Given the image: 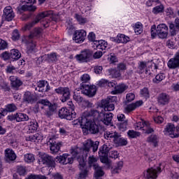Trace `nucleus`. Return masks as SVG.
<instances>
[{
	"label": "nucleus",
	"instance_id": "nucleus-33",
	"mask_svg": "<svg viewBox=\"0 0 179 179\" xmlns=\"http://www.w3.org/2000/svg\"><path fill=\"white\" fill-rule=\"evenodd\" d=\"M4 113H13V111H16L17 110V107L14 103H9L6 105V108L3 109Z\"/></svg>",
	"mask_w": 179,
	"mask_h": 179
},
{
	"label": "nucleus",
	"instance_id": "nucleus-55",
	"mask_svg": "<svg viewBox=\"0 0 179 179\" xmlns=\"http://www.w3.org/2000/svg\"><path fill=\"white\" fill-rule=\"evenodd\" d=\"M115 103H110L107 107L105 108L104 111H114L115 108Z\"/></svg>",
	"mask_w": 179,
	"mask_h": 179
},
{
	"label": "nucleus",
	"instance_id": "nucleus-46",
	"mask_svg": "<svg viewBox=\"0 0 179 179\" xmlns=\"http://www.w3.org/2000/svg\"><path fill=\"white\" fill-rule=\"evenodd\" d=\"M41 33V29L35 28L34 32L29 36V38H33V37H37Z\"/></svg>",
	"mask_w": 179,
	"mask_h": 179
},
{
	"label": "nucleus",
	"instance_id": "nucleus-28",
	"mask_svg": "<svg viewBox=\"0 0 179 179\" xmlns=\"http://www.w3.org/2000/svg\"><path fill=\"white\" fill-rule=\"evenodd\" d=\"M128 89V87L124 84H121L119 85H116L115 90L112 91L113 94H120L121 93H124L125 90Z\"/></svg>",
	"mask_w": 179,
	"mask_h": 179
},
{
	"label": "nucleus",
	"instance_id": "nucleus-7",
	"mask_svg": "<svg viewBox=\"0 0 179 179\" xmlns=\"http://www.w3.org/2000/svg\"><path fill=\"white\" fill-rule=\"evenodd\" d=\"M55 93L57 94H62V102L65 103L71 99V90L69 87H59L57 89L55 90Z\"/></svg>",
	"mask_w": 179,
	"mask_h": 179
},
{
	"label": "nucleus",
	"instance_id": "nucleus-44",
	"mask_svg": "<svg viewBox=\"0 0 179 179\" xmlns=\"http://www.w3.org/2000/svg\"><path fill=\"white\" fill-rule=\"evenodd\" d=\"M24 162L27 163H31L34 162V155H33V154H26L24 155Z\"/></svg>",
	"mask_w": 179,
	"mask_h": 179
},
{
	"label": "nucleus",
	"instance_id": "nucleus-39",
	"mask_svg": "<svg viewBox=\"0 0 179 179\" xmlns=\"http://www.w3.org/2000/svg\"><path fill=\"white\" fill-rule=\"evenodd\" d=\"M147 63L145 62H140L138 66V73H143L145 69H146Z\"/></svg>",
	"mask_w": 179,
	"mask_h": 179
},
{
	"label": "nucleus",
	"instance_id": "nucleus-15",
	"mask_svg": "<svg viewBox=\"0 0 179 179\" xmlns=\"http://www.w3.org/2000/svg\"><path fill=\"white\" fill-rule=\"evenodd\" d=\"M49 143L51 153H58V152H59L62 144L59 141H57V138H50L49 140Z\"/></svg>",
	"mask_w": 179,
	"mask_h": 179
},
{
	"label": "nucleus",
	"instance_id": "nucleus-14",
	"mask_svg": "<svg viewBox=\"0 0 179 179\" xmlns=\"http://www.w3.org/2000/svg\"><path fill=\"white\" fill-rule=\"evenodd\" d=\"M56 162L60 164H72L73 163V157H69V155L63 154L56 157Z\"/></svg>",
	"mask_w": 179,
	"mask_h": 179
},
{
	"label": "nucleus",
	"instance_id": "nucleus-12",
	"mask_svg": "<svg viewBox=\"0 0 179 179\" xmlns=\"http://www.w3.org/2000/svg\"><path fill=\"white\" fill-rule=\"evenodd\" d=\"M56 160L57 158L54 159V157H52L50 155L43 154L41 155L39 162H41L43 164H45L49 167H55V162H57Z\"/></svg>",
	"mask_w": 179,
	"mask_h": 179
},
{
	"label": "nucleus",
	"instance_id": "nucleus-13",
	"mask_svg": "<svg viewBox=\"0 0 179 179\" xmlns=\"http://www.w3.org/2000/svg\"><path fill=\"white\" fill-rule=\"evenodd\" d=\"M113 116L114 115L113 113L102 110L100 113V117L99 121H101L105 125H110V124H111V121H113Z\"/></svg>",
	"mask_w": 179,
	"mask_h": 179
},
{
	"label": "nucleus",
	"instance_id": "nucleus-22",
	"mask_svg": "<svg viewBox=\"0 0 179 179\" xmlns=\"http://www.w3.org/2000/svg\"><path fill=\"white\" fill-rule=\"evenodd\" d=\"M118 99L117 96H108L106 99H102L101 101V107L104 109L107 107L110 103H117Z\"/></svg>",
	"mask_w": 179,
	"mask_h": 179
},
{
	"label": "nucleus",
	"instance_id": "nucleus-62",
	"mask_svg": "<svg viewBox=\"0 0 179 179\" xmlns=\"http://www.w3.org/2000/svg\"><path fill=\"white\" fill-rule=\"evenodd\" d=\"M0 87H1V89H3V90H9V87L8 86V83H6V82L1 80L0 82Z\"/></svg>",
	"mask_w": 179,
	"mask_h": 179
},
{
	"label": "nucleus",
	"instance_id": "nucleus-64",
	"mask_svg": "<svg viewBox=\"0 0 179 179\" xmlns=\"http://www.w3.org/2000/svg\"><path fill=\"white\" fill-rule=\"evenodd\" d=\"M101 57H103V52L100 50L96 51L93 55V57L94 58V59H99V58H101Z\"/></svg>",
	"mask_w": 179,
	"mask_h": 179
},
{
	"label": "nucleus",
	"instance_id": "nucleus-54",
	"mask_svg": "<svg viewBox=\"0 0 179 179\" xmlns=\"http://www.w3.org/2000/svg\"><path fill=\"white\" fill-rule=\"evenodd\" d=\"M8 48V43L2 39H0V50H6Z\"/></svg>",
	"mask_w": 179,
	"mask_h": 179
},
{
	"label": "nucleus",
	"instance_id": "nucleus-21",
	"mask_svg": "<svg viewBox=\"0 0 179 179\" xmlns=\"http://www.w3.org/2000/svg\"><path fill=\"white\" fill-rule=\"evenodd\" d=\"M157 101L159 104L165 106V104H169V101H170V96H169L167 94L162 93L158 96Z\"/></svg>",
	"mask_w": 179,
	"mask_h": 179
},
{
	"label": "nucleus",
	"instance_id": "nucleus-51",
	"mask_svg": "<svg viewBox=\"0 0 179 179\" xmlns=\"http://www.w3.org/2000/svg\"><path fill=\"white\" fill-rule=\"evenodd\" d=\"M76 19L78 20V22L80 23V24H83L86 23V20L83 18L81 15L79 14H76Z\"/></svg>",
	"mask_w": 179,
	"mask_h": 179
},
{
	"label": "nucleus",
	"instance_id": "nucleus-53",
	"mask_svg": "<svg viewBox=\"0 0 179 179\" xmlns=\"http://www.w3.org/2000/svg\"><path fill=\"white\" fill-rule=\"evenodd\" d=\"M99 145H100V142L99 141H92V151L94 152H97L99 150Z\"/></svg>",
	"mask_w": 179,
	"mask_h": 179
},
{
	"label": "nucleus",
	"instance_id": "nucleus-63",
	"mask_svg": "<svg viewBox=\"0 0 179 179\" xmlns=\"http://www.w3.org/2000/svg\"><path fill=\"white\" fill-rule=\"evenodd\" d=\"M143 124L145 125L147 128L145 129V134L149 135V134H152V132H154L155 130H153V129H152L151 127H148V123H146V122H143Z\"/></svg>",
	"mask_w": 179,
	"mask_h": 179
},
{
	"label": "nucleus",
	"instance_id": "nucleus-35",
	"mask_svg": "<svg viewBox=\"0 0 179 179\" xmlns=\"http://www.w3.org/2000/svg\"><path fill=\"white\" fill-rule=\"evenodd\" d=\"M10 57L13 59H19L20 57H22V54H20V52H19L18 50L13 49L10 52Z\"/></svg>",
	"mask_w": 179,
	"mask_h": 179
},
{
	"label": "nucleus",
	"instance_id": "nucleus-16",
	"mask_svg": "<svg viewBox=\"0 0 179 179\" xmlns=\"http://www.w3.org/2000/svg\"><path fill=\"white\" fill-rule=\"evenodd\" d=\"M86 38V31L81 29L78 31H76L73 34V39L76 41V43H83L85 39Z\"/></svg>",
	"mask_w": 179,
	"mask_h": 179
},
{
	"label": "nucleus",
	"instance_id": "nucleus-2",
	"mask_svg": "<svg viewBox=\"0 0 179 179\" xmlns=\"http://www.w3.org/2000/svg\"><path fill=\"white\" fill-rule=\"evenodd\" d=\"M71 153L72 155L73 159L77 157V160L79 163V169L81 172L79 174L78 179H86L87 176L89 175V170L87 167H86V163L85 162V157L83 156H78L79 155L78 153V150L76 149H71Z\"/></svg>",
	"mask_w": 179,
	"mask_h": 179
},
{
	"label": "nucleus",
	"instance_id": "nucleus-26",
	"mask_svg": "<svg viewBox=\"0 0 179 179\" xmlns=\"http://www.w3.org/2000/svg\"><path fill=\"white\" fill-rule=\"evenodd\" d=\"M94 179H101V177L104 176V171L103 168L99 165H94Z\"/></svg>",
	"mask_w": 179,
	"mask_h": 179
},
{
	"label": "nucleus",
	"instance_id": "nucleus-30",
	"mask_svg": "<svg viewBox=\"0 0 179 179\" xmlns=\"http://www.w3.org/2000/svg\"><path fill=\"white\" fill-rule=\"evenodd\" d=\"M92 141L87 140L84 143L83 153H85V158L87 157V153L90 152V148H92Z\"/></svg>",
	"mask_w": 179,
	"mask_h": 179
},
{
	"label": "nucleus",
	"instance_id": "nucleus-17",
	"mask_svg": "<svg viewBox=\"0 0 179 179\" xmlns=\"http://www.w3.org/2000/svg\"><path fill=\"white\" fill-rule=\"evenodd\" d=\"M112 148L108 147L107 145H103L99 148V155L100 157V160L102 159H108V153H110V150H111Z\"/></svg>",
	"mask_w": 179,
	"mask_h": 179
},
{
	"label": "nucleus",
	"instance_id": "nucleus-19",
	"mask_svg": "<svg viewBox=\"0 0 179 179\" xmlns=\"http://www.w3.org/2000/svg\"><path fill=\"white\" fill-rule=\"evenodd\" d=\"M3 16L4 19L7 20V22H10L13 20V17H15V13H13V10L12 7L7 6L3 10Z\"/></svg>",
	"mask_w": 179,
	"mask_h": 179
},
{
	"label": "nucleus",
	"instance_id": "nucleus-10",
	"mask_svg": "<svg viewBox=\"0 0 179 179\" xmlns=\"http://www.w3.org/2000/svg\"><path fill=\"white\" fill-rule=\"evenodd\" d=\"M92 55L93 52H92L90 50L85 49L81 51L80 55H77L76 58L77 61H79L80 62H89Z\"/></svg>",
	"mask_w": 179,
	"mask_h": 179
},
{
	"label": "nucleus",
	"instance_id": "nucleus-56",
	"mask_svg": "<svg viewBox=\"0 0 179 179\" xmlns=\"http://www.w3.org/2000/svg\"><path fill=\"white\" fill-rule=\"evenodd\" d=\"M141 94L144 97L149 99V90L147 87H144L143 90H141Z\"/></svg>",
	"mask_w": 179,
	"mask_h": 179
},
{
	"label": "nucleus",
	"instance_id": "nucleus-41",
	"mask_svg": "<svg viewBox=\"0 0 179 179\" xmlns=\"http://www.w3.org/2000/svg\"><path fill=\"white\" fill-rule=\"evenodd\" d=\"M163 10H164V6L161 4L159 6H155L152 9V13H154V15H157V13H162Z\"/></svg>",
	"mask_w": 179,
	"mask_h": 179
},
{
	"label": "nucleus",
	"instance_id": "nucleus-8",
	"mask_svg": "<svg viewBox=\"0 0 179 179\" xmlns=\"http://www.w3.org/2000/svg\"><path fill=\"white\" fill-rule=\"evenodd\" d=\"M162 173V168L158 166L157 169H149L144 171L143 179H156L157 178V174Z\"/></svg>",
	"mask_w": 179,
	"mask_h": 179
},
{
	"label": "nucleus",
	"instance_id": "nucleus-25",
	"mask_svg": "<svg viewBox=\"0 0 179 179\" xmlns=\"http://www.w3.org/2000/svg\"><path fill=\"white\" fill-rule=\"evenodd\" d=\"M44 59H47L48 62H55L58 59L57 58V53L55 52L48 55H45L39 57V61H43Z\"/></svg>",
	"mask_w": 179,
	"mask_h": 179
},
{
	"label": "nucleus",
	"instance_id": "nucleus-24",
	"mask_svg": "<svg viewBox=\"0 0 179 179\" xmlns=\"http://www.w3.org/2000/svg\"><path fill=\"white\" fill-rule=\"evenodd\" d=\"M168 66L171 69H176L179 67V57L176 55L174 58L170 59L168 62Z\"/></svg>",
	"mask_w": 179,
	"mask_h": 179
},
{
	"label": "nucleus",
	"instance_id": "nucleus-4",
	"mask_svg": "<svg viewBox=\"0 0 179 179\" xmlns=\"http://www.w3.org/2000/svg\"><path fill=\"white\" fill-rule=\"evenodd\" d=\"M105 138H109L110 141H113V143H115L116 146H127V145H128L127 139L122 138L120 134L116 131L106 132Z\"/></svg>",
	"mask_w": 179,
	"mask_h": 179
},
{
	"label": "nucleus",
	"instance_id": "nucleus-1",
	"mask_svg": "<svg viewBox=\"0 0 179 179\" xmlns=\"http://www.w3.org/2000/svg\"><path fill=\"white\" fill-rule=\"evenodd\" d=\"M78 122L80 124L83 131L96 135L103 131V127L100 124H96L94 119H90L89 117L82 116L78 119Z\"/></svg>",
	"mask_w": 179,
	"mask_h": 179
},
{
	"label": "nucleus",
	"instance_id": "nucleus-27",
	"mask_svg": "<svg viewBox=\"0 0 179 179\" xmlns=\"http://www.w3.org/2000/svg\"><path fill=\"white\" fill-rule=\"evenodd\" d=\"M147 142L151 143L154 148H157L159 143V137L155 134H152L150 137L148 138Z\"/></svg>",
	"mask_w": 179,
	"mask_h": 179
},
{
	"label": "nucleus",
	"instance_id": "nucleus-59",
	"mask_svg": "<svg viewBox=\"0 0 179 179\" xmlns=\"http://www.w3.org/2000/svg\"><path fill=\"white\" fill-rule=\"evenodd\" d=\"M73 100L77 103H82V101H83V97L80 96L78 94H74Z\"/></svg>",
	"mask_w": 179,
	"mask_h": 179
},
{
	"label": "nucleus",
	"instance_id": "nucleus-48",
	"mask_svg": "<svg viewBox=\"0 0 179 179\" xmlns=\"http://www.w3.org/2000/svg\"><path fill=\"white\" fill-rule=\"evenodd\" d=\"M128 136L129 138H138V136H141V133L134 130H129L128 132Z\"/></svg>",
	"mask_w": 179,
	"mask_h": 179
},
{
	"label": "nucleus",
	"instance_id": "nucleus-5",
	"mask_svg": "<svg viewBox=\"0 0 179 179\" xmlns=\"http://www.w3.org/2000/svg\"><path fill=\"white\" fill-rule=\"evenodd\" d=\"M50 15H52V11H45L38 14L34 21L27 24L24 26V30H30V29H31V27H34V26H36V24H37V23L40 22V20L44 19V17H48V16H50Z\"/></svg>",
	"mask_w": 179,
	"mask_h": 179
},
{
	"label": "nucleus",
	"instance_id": "nucleus-31",
	"mask_svg": "<svg viewBox=\"0 0 179 179\" xmlns=\"http://www.w3.org/2000/svg\"><path fill=\"white\" fill-rule=\"evenodd\" d=\"M57 110V106L55 105H50L48 106V108L45 112V115L46 117H51V115H54V113H55V110Z\"/></svg>",
	"mask_w": 179,
	"mask_h": 179
},
{
	"label": "nucleus",
	"instance_id": "nucleus-50",
	"mask_svg": "<svg viewBox=\"0 0 179 179\" xmlns=\"http://www.w3.org/2000/svg\"><path fill=\"white\" fill-rule=\"evenodd\" d=\"M1 57L3 61H8L10 57V53L9 52H3V53L1 54Z\"/></svg>",
	"mask_w": 179,
	"mask_h": 179
},
{
	"label": "nucleus",
	"instance_id": "nucleus-3",
	"mask_svg": "<svg viewBox=\"0 0 179 179\" xmlns=\"http://www.w3.org/2000/svg\"><path fill=\"white\" fill-rule=\"evenodd\" d=\"M158 36L159 38H167L169 36V27L165 24H159L157 28L156 25H152L151 27V37L155 38Z\"/></svg>",
	"mask_w": 179,
	"mask_h": 179
},
{
	"label": "nucleus",
	"instance_id": "nucleus-37",
	"mask_svg": "<svg viewBox=\"0 0 179 179\" xmlns=\"http://www.w3.org/2000/svg\"><path fill=\"white\" fill-rule=\"evenodd\" d=\"M117 43H127L129 41V37L125 36L124 34L117 35Z\"/></svg>",
	"mask_w": 179,
	"mask_h": 179
},
{
	"label": "nucleus",
	"instance_id": "nucleus-34",
	"mask_svg": "<svg viewBox=\"0 0 179 179\" xmlns=\"http://www.w3.org/2000/svg\"><path fill=\"white\" fill-rule=\"evenodd\" d=\"M178 28L173 22H169V31L171 36H177V32L178 31Z\"/></svg>",
	"mask_w": 179,
	"mask_h": 179
},
{
	"label": "nucleus",
	"instance_id": "nucleus-42",
	"mask_svg": "<svg viewBox=\"0 0 179 179\" xmlns=\"http://www.w3.org/2000/svg\"><path fill=\"white\" fill-rule=\"evenodd\" d=\"M17 172L20 176H26V173H27V170L26 169V166H18L17 167Z\"/></svg>",
	"mask_w": 179,
	"mask_h": 179
},
{
	"label": "nucleus",
	"instance_id": "nucleus-11",
	"mask_svg": "<svg viewBox=\"0 0 179 179\" xmlns=\"http://www.w3.org/2000/svg\"><path fill=\"white\" fill-rule=\"evenodd\" d=\"M24 2L27 4L29 3V5L26 4L22 6H18L17 8V10L19 12V13H20L22 10H24V12H26V10H29V12H34V10L37 9L36 6H33L34 3H36V0H25Z\"/></svg>",
	"mask_w": 179,
	"mask_h": 179
},
{
	"label": "nucleus",
	"instance_id": "nucleus-58",
	"mask_svg": "<svg viewBox=\"0 0 179 179\" xmlns=\"http://www.w3.org/2000/svg\"><path fill=\"white\" fill-rule=\"evenodd\" d=\"M38 140H40V138H38V136H37V134L31 135L27 138V141H30L31 142H36V141H38Z\"/></svg>",
	"mask_w": 179,
	"mask_h": 179
},
{
	"label": "nucleus",
	"instance_id": "nucleus-38",
	"mask_svg": "<svg viewBox=\"0 0 179 179\" xmlns=\"http://www.w3.org/2000/svg\"><path fill=\"white\" fill-rule=\"evenodd\" d=\"M38 128V123H37L36 120L30 122L29 125V131H31V132H36Z\"/></svg>",
	"mask_w": 179,
	"mask_h": 179
},
{
	"label": "nucleus",
	"instance_id": "nucleus-52",
	"mask_svg": "<svg viewBox=\"0 0 179 179\" xmlns=\"http://www.w3.org/2000/svg\"><path fill=\"white\" fill-rule=\"evenodd\" d=\"M80 80L83 83H86L90 80V76L89 74H84L80 77Z\"/></svg>",
	"mask_w": 179,
	"mask_h": 179
},
{
	"label": "nucleus",
	"instance_id": "nucleus-23",
	"mask_svg": "<svg viewBox=\"0 0 179 179\" xmlns=\"http://www.w3.org/2000/svg\"><path fill=\"white\" fill-rule=\"evenodd\" d=\"M6 154H5V157H6V161L8 162V163L10 162H13L16 160V154L15 153V151L13 150H5Z\"/></svg>",
	"mask_w": 179,
	"mask_h": 179
},
{
	"label": "nucleus",
	"instance_id": "nucleus-32",
	"mask_svg": "<svg viewBox=\"0 0 179 179\" xmlns=\"http://www.w3.org/2000/svg\"><path fill=\"white\" fill-rule=\"evenodd\" d=\"M108 72L111 78H114L115 79L121 78V73H120L119 70H117L115 69H108Z\"/></svg>",
	"mask_w": 179,
	"mask_h": 179
},
{
	"label": "nucleus",
	"instance_id": "nucleus-36",
	"mask_svg": "<svg viewBox=\"0 0 179 179\" xmlns=\"http://www.w3.org/2000/svg\"><path fill=\"white\" fill-rule=\"evenodd\" d=\"M88 164L89 167H93V169H94V166H99V164H97V159L94 157V156L89 157Z\"/></svg>",
	"mask_w": 179,
	"mask_h": 179
},
{
	"label": "nucleus",
	"instance_id": "nucleus-20",
	"mask_svg": "<svg viewBox=\"0 0 179 179\" xmlns=\"http://www.w3.org/2000/svg\"><path fill=\"white\" fill-rule=\"evenodd\" d=\"M166 131L169 133L171 138H178L179 136V134H174V131H176V126L171 123H169L166 125Z\"/></svg>",
	"mask_w": 179,
	"mask_h": 179
},
{
	"label": "nucleus",
	"instance_id": "nucleus-49",
	"mask_svg": "<svg viewBox=\"0 0 179 179\" xmlns=\"http://www.w3.org/2000/svg\"><path fill=\"white\" fill-rule=\"evenodd\" d=\"M163 79H164V76L162 73H159L156 76L155 79H153V82L155 83H160Z\"/></svg>",
	"mask_w": 179,
	"mask_h": 179
},
{
	"label": "nucleus",
	"instance_id": "nucleus-60",
	"mask_svg": "<svg viewBox=\"0 0 179 179\" xmlns=\"http://www.w3.org/2000/svg\"><path fill=\"white\" fill-rule=\"evenodd\" d=\"M19 38H20L19 31L17 29H15L13 32V40L16 41V40H19Z\"/></svg>",
	"mask_w": 179,
	"mask_h": 179
},
{
	"label": "nucleus",
	"instance_id": "nucleus-40",
	"mask_svg": "<svg viewBox=\"0 0 179 179\" xmlns=\"http://www.w3.org/2000/svg\"><path fill=\"white\" fill-rule=\"evenodd\" d=\"M108 45V44L106 41L101 40L98 42V44L96 45V48H99V50H106Z\"/></svg>",
	"mask_w": 179,
	"mask_h": 179
},
{
	"label": "nucleus",
	"instance_id": "nucleus-47",
	"mask_svg": "<svg viewBox=\"0 0 179 179\" xmlns=\"http://www.w3.org/2000/svg\"><path fill=\"white\" fill-rule=\"evenodd\" d=\"M117 124H118L119 129H120V131H122L124 132V131L127 130V127L128 126V122L125 121V122H119Z\"/></svg>",
	"mask_w": 179,
	"mask_h": 179
},
{
	"label": "nucleus",
	"instance_id": "nucleus-18",
	"mask_svg": "<svg viewBox=\"0 0 179 179\" xmlns=\"http://www.w3.org/2000/svg\"><path fill=\"white\" fill-rule=\"evenodd\" d=\"M23 101L28 104H33L37 101V96L30 92H26L23 96Z\"/></svg>",
	"mask_w": 179,
	"mask_h": 179
},
{
	"label": "nucleus",
	"instance_id": "nucleus-45",
	"mask_svg": "<svg viewBox=\"0 0 179 179\" xmlns=\"http://www.w3.org/2000/svg\"><path fill=\"white\" fill-rule=\"evenodd\" d=\"M38 104H41L42 106H48V107L52 105L51 103L48 101V99H40L36 103L38 107Z\"/></svg>",
	"mask_w": 179,
	"mask_h": 179
},
{
	"label": "nucleus",
	"instance_id": "nucleus-29",
	"mask_svg": "<svg viewBox=\"0 0 179 179\" xmlns=\"http://www.w3.org/2000/svg\"><path fill=\"white\" fill-rule=\"evenodd\" d=\"M10 80L11 82V86L13 87H15V89H17V87H20V86L23 85V83H22L20 80L17 79L13 76L10 77Z\"/></svg>",
	"mask_w": 179,
	"mask_h": 179
},
{
	"label": "nucleus",
	"instance_id": "nucleus-61",
	"mask_svg": "<svg viewBox=\"0 0 179 179\" xmlns=\"http://www.w3.org/2000/svg\"><path fill=\"white\" fill-rule=\"evenodd\" d=\"M127 101L129 103L135 100V94L134 93H129L126 96Z\"/></svg>",
	"mask_w": 179,
	"mask_h": 179
},
{
	"label": "nucleus",
	"instance_id": "nucleus-6",
	"mask_svg": "<svg viewBox=\"0 0 179 179\" xmlns=\"http://www.w3.org/2000/svg\"><path fill=\"white\" fill-rule=\"evenodd\" d=\"M81 93L87 96V97H94L97 92V88L96 85H89L85 83H82L80 86Z\"/></svg>",
	"mask_w": 179,
	"mask_h": 179
},
{
	"label": "nucleus",
	"instance_id": "nucleus-57",
	"mask_svg": "<svg viewBox=\"0 0 179 179\" xmlns=\"http://www.w3.org/2000/svg\"><path fill=\"white\" fill-rule=\"evenodd\" d=\"M117 120L119 122H125V121L128 122V119L125 117V115L124 114L117 115Z\"/></svg>",
	"mask_w": 179,
	"mask_h": 179
},
{
	"label": "nucleus",
	"instance_id": "nucleus-43",
	"mask_svg": "<svg viewBox=\"0 0 179 179\" xmlns=\"http://www.w3.org/2000/svg\"><path fill=\"white\" fill-rule=\"evenodd\" d=\"M90 116L93 117L94 120H97L98 121L100 120V113L97 110H92L90 112Z\"/></svg>",
	"mask_w": 179,
	"mask_h": 179
},
{
	"label": "nucleus",
	"instance_id": "nucleus-9",
	"mask_svg": "<svg viewBox=\"0 0 179 179\" xmlns=\"http://www.w3.org/2000/svg\"><path fill=\"white\" fill-rule=\"evenodd\" d=\"M59 118H64L69 121H72L73 118H76V113L69 111V109L66 108H62L59 110Z\"/></svg>",
	"mask_w": 179,
	"mask_h": 179
}]
</instances>
